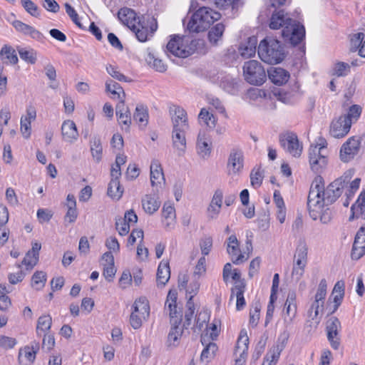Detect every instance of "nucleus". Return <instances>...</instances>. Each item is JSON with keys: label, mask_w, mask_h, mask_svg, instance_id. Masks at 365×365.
<instances>
[{"label": "nucleus", "mask_w": 365, "mask_h": 365, "mask_svg": "<svg viewBox=\"0 0 365 365\" xmlns=\"http://www.w3.org/2000/svg\"><path fill=\"white\" fill-rule=\"evenodd\" d=\"M354 175V170L349 169L324 188V182L321 176L313 180L308 195L307 208L313 220H319L323 224H328L332 219L329 205L334 203L348 186Z\"/></svg>", "instance_id": "1"}, {"label": "nucleus", "mask_w": 365, "mask_h": 365, "mask_svg": "<svg viewBox=\"0 0 365 365\" xmlns=\"http://www.w3.org/2000/svg\"><path fill=\"white\" fill-rule=\"evenodd\" d=\"M269 27L272 29L282 28V37L293 46L299 44L305 36L304 26L293 20L287 14H285L284 10H279L272 14Z\"/></svg>", "instance_id": "2"}, {"label": "nucleus", "mask_w": 365, "mask_h": 365, "mask_svg": "<svg viewBox=\"0 0 365 365\" xmlns=\"http://www.w3.org/2000/svg\"><path fill=\"white\" fill-rule=\"evenodd\" d=\"M177 296L176 291L170 290L165 303V310L168 312L173 325L168 333L167 340V344L170 347H176L179 344L180 339L182 334V329L179 327L182 315L180 312L178 311Z\"/></svg>", "instance_id": "3"}, {"label": "nucleus", "mask_w": 365, "mask_h": 365, "mask_svg": "<svg viewBox=\"0 0 365 365\" xmlns=\"http://www.w3.org/2000/svg\"><path fill=\"white\" fill-rule=\"evenodd\" d=\"M221 14L207 6L200 7L189 20L187 29L190 32L205 31L215 21L219 20Z\"/></svg>", "instance_id": "4"}, {"label": "nucleus", "mask_w": 365, "mask_h": 365, "mask_svg": "<svg viewBox=\"0 0 365 365\" xmlns=\"http://www.w3.org/2000/svg\"><path fill=\"white\" fill-rule=\"evenodd\" d=\"M258 56L268 64H277L284 58V49L282 43L272 37H266L258 46Z\"/></svg>", "instance_id": "5"}, {"label": "nucleus", "mask_w": 365, "mask_h": 365, "mask_svg": "<svg viewBox=\"0 0 365 365\" xmlns=\"http://www.w3.org/2000/svg\"><path fill=\"white\" fill-rule=\"evenodd\" d=\"M243 73L245 80L252 85H262L267 78L264 68L259 62L255 60H250L245 63Z\"/></svg>", "instance_id": "6"}, {"label": "nucleus", "mask_w": 365, "mask_h": 365, "mask_svg": "<svg viewBox=\"0 0 365 365\" xmlns=\"http://www.w3.org/2000/svg\"><path fill=\"white\" fill-rule=\"evenodd\" d=\"M325 144L319 143L309 148V158L311 169L315 173H320L327 164V159L324 153Z\"/></svg>", "instance_id": "7"}, {"label": "nucleus", "mask_w": 365, "mask_h": 365, "mask_svg": "<svg viewBox=\"0 0 365 365\" xmlns=\"http://www.w3.org/2000/svg\"><path fill=\"white\" fill-rule=\"evenodd\" d=\"M170 115L173 124V130H187L189 129L188 118L186 110L178 106L170 108Z\"/></svg>", "instance_id": "8"}, {"label": "nucleus", "mask_w": 365, "mask_h": 365, "mask_svg": "<svg viewBox=\"0 0 365 365\" xmlns=\"http://www.w3.org/2000/svg\"><path fill=\"white\" fill-rule=\"evenodd\" d=\"M279 143L281 146L293 157L299 158L302 152V145H300L298 138L293 133L280 135Z\"/></svg>", "instance_id": "9"}, {"label": "nucleus", "mask_w": 365, "mask_h": 365, "mask_svg": "<svg viewBox=\"0 0 365 365\" xmlns=\"http://www.w3.org/2000/svg\"><path fill=\"white\" fill-rule=\"evenodd\" d=\"M341 329V322L337 317H332L327 320L326 325L327 339L331 346L335 350H337L340 346L339 334Z\"/></svg>", "instance_id": "10"}, {"label": "nucleus", "mask_w": 365, "mask_h": 365, "mask_svg": "<svg viewBox=\"0 0 365 365\" xmlns=\"http://www.w3.org/2000/svg\"><path fill=\"white\" fill-rule=\"evenodd\" d=\"M249 345V338L246 330L240 331L235 349L236 356L235 365H244L247 356Z\"/></svg>", "instance_id": "11"}, {"label": "nucleus", "mask_w": 365, "mask_h": 365, "mask_svg": "<svg viewBox=\"0 0 365 365\" xmlns=\"http://www.w3.org/2000/svg\"><path fill=\"white\" fill-rule=\"evenodd\" d=\"M360 140L359 138H349L341 146L340 150V158L344 163L352 160L359 151Z\"/></svg>", "instance_id": "12"}, {"label": "nucleus", "mask_w": 365, "mask_h": 365, "mask_svg": "<svg viewBox=\"0 0 365 365\" xmlns=\"http://www.w3.org/2000/svg\"><path fill=\"white\" fill-rule=\"evenodd\" d=\"M158 25L155 19H151L150 21L147 22V25L145 26L138 20L137 24H135V28H130V29L135 34L137 38L141 41H146L149 36H151L157 30Z\"/></svg>", "instance_id": "13"}, {"label": "nucleus", "mask_w": 365, "mask_h": 365, "mask_svg": "<svg viewBox=\"0 0 365 365\" xmlns=\"http://www.w3.org/2000/svg\"><path fill=\"white\" fill-rule=\"evenodd\" d=\"M197 153L202 159H207L211 154L212 143L205 130H200L196 142Z\"/></svg>", "instance_id": "14"}, {"label": "nucleus", "mask_w": 365, "mask_h": 365, "mask_svg": "<svg viewBox=\"0 0 365 365\" xmlns=\"http://www.w3.org/2000/svg\"><path fill=\"white\" fill-rule=\"evenodd\" d=\"M167 51L175 56L185 58L191 54L189 49L183 43V38L178 36H173L167 44Z\"/></svg>", "instance_id": "15"}, {"label": "nucleus", "mask_w": 365, "mask_h": 365, "mask_svg": "<svg viewBox=\"0 0 365 365\" xmlns=\"http://www.w3.org/2000/svg\"><path fill=\"white\" fill-rule=\"evenodd\" d=\"M41 245L37 242H32V247L29 250L21 264H17V268L20 269L22 265L26 267L27 270H31L38 263L39 259V251Z\"/></svg>", "instance_id": "16"}, {"label": "nucleus", "mask_w": 365, "mask_h": 365, "mask_svg": "<svg viewBox=\"0 0 365 365\" xmlns=\"http://www.w3.org/2000/svg\"><path fill=\"white\" fill-rule=\"evenodd\" d=\"M351 122L348 117L340 116L337 120H333L330 126V134L336 138L344 137L349 131Z\"/></svg>", "instance_id": "17"}, {"label": "nucleus", "mask_w": 365, "mask_h": 365, "mask_svg": "<svg viewBox=\"0 0 365 365\" xmlns=\"http://www.w3.org/2000/svg\"><path fill=\"white\" fill-rule=\"evenodd\" d=\"M244 157L241 150L234 148L231 150L227 162L229 174H238L243 168Z\"/></svg>", "instance_id": "18"}, {"label": "nucleus", "mask_w": 365, "mask_h": 365, "mask_svg": "<svg viewBox=\"0 0 365 365\" xmlns=\"http://www.w3.org/2000/svg\"><path fill=\"white\" fill-rule=\"evenodd\" d=\"M227 251L232 257V262L235 264H240L248 258V257H245L243 254L238 255L240 252L239 242L235 235H230L227 239Z\"/></svg>", "instance_id": "19"}, {"label": "nucleus", "mask_w": 365, "mask_h": 365, "mask_svg": "<svg viewBox=\"0 0 365 365\" xmlns=\"http://www.w3.org/2000/svg\"><path fill=\"white\" fill-rule=\"evenodd\" d=\"M150 170V183L153 187V192H158V187H161L162 183L165 182L164 174L159 161L153 160L151 162Z\"/></svg>", "instance_id": "20"}, {"label": "nucleus", "mask_w": 365, "mask_h": 365, "mask_svg": "<svg viewBox=\"0 0 365 365\" xmlns=\"http://www.w3.org/2000/svg\"><path fill=\"white\" fill-rule=\"evenodd\" d=\"M365 254V225L357 232L351 250V258L359 259Z\"/></svg>", "instance_id": "21"}, {"label": "nucleus", "mask_w": 365, "mask_h": 365, "mask_svg": "<svg viewBox=\"0 0 365 365\" xmlns=\"http://www.w3.org/2000/svg\"><path fill=\"white\" fill-rule=\"evenodd\" d=\"M61 134L63 140L73 143L78 137L76 123L71 120H64L61 125Z\"/></svg>", "instance_id": "22"}, {"label": "nucleus", "mask_w": 365, "mask_h": 365, "mask_svg": "<svg viewBox=\"0 0 365 365\" xmlns=\"http://www.w3.org/2000/svg\"><path fill=\"white\" fill-rule=\"evenodd\" d=\"M186 131L187 130L172 131L173 147L178 156H182L186 150Z\"/></svg>", "instance_id": "23"}, {"label": "nucleus", "mask_w": 365, "mask_h": 365, "mask_svg": "<svg viewBox=\"0 0 365 365\" xmlns=\"http://www.w3.org/2000/svg\"><path fill=\"white\" fill-rule=\"evenodd\" d=\"M268 77L273 83L281 86L288 81L289 73L285 69L279 67L272 68L268 71Z\"/></svg>", "instance_id": "24"}, {"label": "nucleus", "mask_w": 365, "mask_h": 365, "mask_svg": "<svg viewBox=\"0 0 365 365\" xmlns=\"http://www.w3.org/2000/svg\"><path fill=\"white\" fill-rule=\"evenodd\" d=\"M142 206L144 211L149 215L155 212L160 206L156 192H153V194L145 195L142 199Z\"/></svg>", "instance_id": "25"}, {"label": "nucleus", "mask_w": 365, "mask_h": 365, "mask_svg": "<svg viewBox=\"0 0 365 365\" xmlns=\"http://www.w3.org/2000/svg\"><path fill=\"white\" fill-rule=\"evenodd\" d=\"M119 20L128 28H135V24L138 21L135 11L129 8H122L118 13Z\"/></svg>", "instance_id": "26"}, {"label": "nucleus", "mask_w": 365, "mask_h": 365, "mask_svg": "<svg viewBox=\"0 0 365 365\" xmlns=\"http://www.w3.org/2000/svg\"><path fill=\"white\" fill-rule=\"evenodd\" d=\"M163 224L168 229H173L175 223V210L169 202H165L162 210Z\"/></svg>", "instance_id": "27"}, {"label": "nucleus", "mask_w": 365, "mask_h": 365, "mask_svg": "<svg viewBox=\"0 0 365 365\" xmlns=\"http://www.w3.org/2000/svg\"><path fill=\"white\" fill-rule=\"evenodd\" d=\"M257 40L255 36H252L242 43L239 48L240 55L245 58H249L255 56L256 53Z\"/></svg>", "instance_id": "28"}, {"label": "nucleus", "mask_w": 365, "mask_h": 365, "mask_svg": "<svg viewBox=\"0 0 365 365\" xmlns=\"http://www.w3.org/2000/svg\"><path fill=\"white\" fill-rule=\"evenodd\" d=\"M289 337V334L287 331H283V333L280 334L277 344L270 349V356L272 357V361L278 360L281 352L284 349L288 341Z\"/></svg>", "instance_id": "29"}, {"label": "nucleus", "mask_w": 365, "mask_h": 365, "mask_svg": "<svg viewBox=\"0 0 365 365\" xmlns=\"http://www.w3.org/2000/svg\"><path fill=\"white\" fill-rule=\"evenodd\" d=\"M352 215L350 220L354 217L365 219V190L359 196L356 202L351 207Z\"/></svg>", "instance_id": "30"}, {"label": "nucleus", "mask_w": 365, "mask_h": 365, "mask_svg": "<svg viewBox=\"0 0 365 365\" xmlns=\"http://www.w3.org/2000/svg\"><path fill=\"white\" fill-rule=\"evenodd\" d=\"M170 277L169 263L163 260L160 262L157 270V284L165 286Z\"/></svg>", "instance_id": "31"}, {"label": "nucleus", "mask_w": 365, "mask_h": 365, "mask_svg": "<svg viewBox=\"0 0 365 365\" xmlns=\"http://www.w3.org/2000/svg\"><path fill=\"white\" fill-rule=\"evenodd\" d=\"M133 120L141 128H144L148 123V108L143 105H138L133 113Z\"/></svg>", "instance_id": "32"}, {"label": "nucleus", "mask_w": 365, "mask_h": 365, "mask_svg": "<svg viewBox=\"0 0 365 365\" xmlns=\"http://www.w3.org/2000/svg\"><path fill=\"white\" fill-rule=\"evenodd\" d=\"M132 312L140 314L142 318H148L150 315V306L148 299L145 297H140L137 299L133 305Z\"/></svg>", "instance_id": "33"}, {"label": "nucleus", "mask_w": 365, "mask_h": 365, "mask_svg": "<svg viewBox=\"0 0 365 365\" xmlns=\"http://www.w3.org/2000/svg\"><path fill=\"white\" fill-rule=\"evenodd\" d=\"M90 149L93 159L96 162H101L103 157V147L101 138L93 136L90 140Z\"/></svg>", "instance_id": "34"}, {"label": "nucleus", "mask_w": 365, "mask_h": 365, "mask_svg": "<svg viewBox=\"0 0 365 365\" xmlns=\"http://www.w3.org/2000/svg\"><path fill=\"white\" fill-rule=\"evenodd\" d=\"M360 182L361 178H356L354 180H351L350 182L348 184V186L345 187L346 189L345 192L346 198L343 200V205L344 207L349 206L350 200L353 198L355 192L359 187Z\"/></svg>", "instance_id": "35"}, {"label": "nucleus", "mask_w": 365, "mask_h": 365, "mask_svg": "<svg viewBox=\"0 0 365 365\" xmlns=\"http://www.w3.org/2000/svg\"><path fill=\"white\" fill-rule=\"evenodd\" d=\"M0 56L5 63L16 64L18 62V57L15 50L9 46H4L0 51Z\"/></svg>", "instance_id": "36"}, {"label": "nucleus", "mask_w": 365, "mask_h": 365, "mask_svg": "<svg viewBox=\"0 0 365 365\" xmlns=\"http://www.w3.org/2000/svg\"><path fill=\"white\" fill-rule=\"evenodd\" d=\"M307 252L308 249L306 245H299L296 250L293 264L306 267L307 263Z\"/></svg>", "instance_id": "37"}, {"label": "nucleus", "mask_w": 365, "mask_h": 365, "mask_svg": "<svg viewBox=\"0 0 365 365\" xmlns=\"http://www.w3.org/2000/svg\"><path fill=\"white\" fill-rule=\"evenodd\" d=\"M198 120L200 123L202 122L210 129H213L217 123L216 117L205 108L200 110L198 115Z\"/></svg>", "instance_id": "38"}, {"label": "nucleus", "mask_w": 365, "mask_h": 365, "mask_svg": "<svg viewBox=\"0 0 365 365\" xmlns=\"http://www.w3.org/2000/svg\"><path fill=\"white\" fill-rule=\"evenodd\" d=\"M225 26L222 23L215 25L208 32V38L211 43L216 45L221 39L225 31Z\"/></svg>", "instance_id": "39"}, {"label": "nucleus", "mask_w": 365, "mask_h": 365, "mask_svg": "<svg viewBox=\"0 0 365 365\" xmlns=\"http://www.w3.org/2000/svg\"><path fill=\"white\" fill-rule=\"evenodd\" d=\"M123 193V189L120 186V181L118 179H111L108 187V195L113 200H119Z\"/></svg>", "instance_id": "40"}, {"label": "nucleus", "mask_w": 365, "mask_h": 365, "mask_svg": "<svg viewBox=\"0 0 365 365\" xmlns=\"http://www.w3.org/2000/svg\"><path fill=\"white\" fill-rule=\"evenodd\" d=\"M52 324V319L50 315H43L38 319L36 333L38 335H41V333H45L49 331Z\"/></svg>", "instance_id": "41"}, {"label": "nucleus", "mask_w": 365, "mask_h": 365, "mask_svg": "<svg viewBox=\"0 0 365 365\" xmlns=\"http://www.w3.org/2000/svg\"><path fill=\"white\" fill-rule=\"evenodd\" d=\"M36 351L34 347L26 346L20 350L19 354V361L21 364H24V359L26 362L33 363L36 359Z\"/></svg>", "instance_id": "42"}, {"label": "nucleus", "mask_w": 365, "mask_h": 365, "mask_svg": "<svg viewBox=\"0 0 365 365\" xmlns=\"http://www.w3.org/2000/svg\"><path fill=\"white\" fill-rule=\"evenodd\" d=\"M46 282V274L42 271L36 272L31 278V286L37 290L41 289Z\"/></svg>", "instance_id": "43"}, {"label": "nucleus", "mask_w": 365, "mask_h": 365, "mask_svg": "<svg viewBox=\"0 0 365 365\" xmlns=\"http://www.w3.org/2000/svg\"><path fill=\"white\" fill-rule=\"evenodd\" d=\"M324 304L320 302L314 300L308 311L309 317L314 321L316 326L319 323V318L318 317L320 309H323Z\"/></svg>", "instance_id": "44"}, {"label": "nucleus", "mask_w": 365, "mask_h": 365, "mask_svg": "<svg viewBox=\"0 0 365 365\" xmlns=\"http://www.w3.org/2000/svg\"><path fill=\"white\" fill-rule=\"evenodd\" d=\"M264 172L261 168H254L250 174V180L252 186L258 187L262 185Z\"/></svg>", "instance_id": "45"}, {"label": "nucleus", "mask_w": 365, "mask_h": 365, "mask_svg": "<svg viewBox=\"0 0 365 365\" xmlns=\"http://www.w3.org/2000/svg\"><path fill=\"white\" fill-rule=\"evenodd\" d=\"M106 91L110 92L113 95L116 96L118 98H120V93L125 96V92L122 87L116 82L109 80L106 83Z\"/></svg>", "instance_id": "46"}, {"label": "nucleus", "mask_w": 365, "mask_h": 365, "mask_svg": "<svg viewBox=\"0 0 365 365\" xmlns=\"http://www.w3.org/2000/svg\"><path fill=\"white\" fill-rule=\"evenodd\" d=\"M217 350V346L216 344L213 342H210L206 347L202 350L200 356V360L204 361L207 360L209 361L210 359H212L215 352Z\"/></svg>", "instance_id": "47"}, {"label": "nucleus", "mask_w": 365, "mask_h": 365, "mask_svg": "<svg viewBox=\"0 0 365 365\" xmlns=\"http://www.w3.org/2000/svg\"><path fill=\"white\" fill-rule=\"evenodd\" d=\"M19 53L20 56V58L26 61L27 63H29L31 64H34L36 61V52L31 49V50H26L25 48H20L19 49Z\"/></svg>", "instance_id": "48"}, {"label": "nucleus", "mask_w": 365, "mask_h": 365, "mask_svg": "<svg viewBox=\"0 0 365 365\" xmlns=\"http://www.w3.org/2000/svg\"><path fill=\"white\" fill-rule=\"evenodd\" d=\"M327 281L325 279H322L319 284L317 293L314 297V300L320 302L322 304H324V299L327 295Z\"/></svg>", "instance_id": "49"}, {"label": "nucleus", "mask_w": 365, "mask_h": 365, "mask_svg": "<svg viewBox=\"0 0 365 365\" xmlns=\"http://www.w3.org/2000/svg\"><path fill=\"white\" fill-rule=\"evenodd\" d=\"M21 5L24 9L32 16H39L38 6L31 0H21Z\"/></svg>", "instance_id": "50"}, {"label": "nucleus", "mask_w": 365, "mask_h": 365, "mask_svg": "<svg viewBox=\"0 0 365 365\" xmlns=\"http://www.w3.org/2000/svg\"><path fill=\"white\" fill-rule=\"evenodd\" d=\"M147 61L157 71L164 72L166 71V66L163 61L155 58L153 55L149 54Z\"/></svg>", "instance_id": "51"}, {"label": "nucleus", "mask_w": 365, "mask_h": 365, "mask_svg": "<svg viewBox=\"0 0 365 365\" xmlns=\"http://www.w3.org/2000/svg\"><path fill=\"white\" fill-rule=\"evenodd\" d=\"M130 225L123 218L116 220L115 228L118 232V234L121 236L126 235L130 231Z\"/></svg>", "instance_id": "52"}, {"label": "nucleus", "mask_w": 365, "mask_h": 365, "mask_svg": "<svg viewBox=\"0 0 365 365\" xmlns=\"http://www.w3.org/2000/svg\"><path fill=\"white\" fill-rule=\"evenodd\" d=\"M365 37V35L364 33H357L354 34L351 38V50L352 51H355L356 50L359 51V48L361 47L362 44V41H364V38Z\"/></svg>", "instance_id": "53"}, {"label": "nucleus", "mask_w": 365, "mask_h": 365, "mask_svg": "<svg viewBox=\"0 0 365 365\" xmlns=\"http://www.w3.org/2000/svg\"><path fill=\"white\" fill-rule=\"evenodd\" d=\"M206 259L205 257H202L198 259V262L195 267L193 277L200 278V276L204 274L206 272Z\"/></svg>", "instance_id": "54"}, {"label": "nucleus", "mask_w": 365, "mask_h": 365, "mask_svg": "<svg viewBox=\"0 0 365 365\" xmlns=\"http://www.w3.org/2000/svg\"><path fill=\"white\" fill-rule=\"evenodd\" d=\"M361 113V108L358 105L351 106L346 115H341L342 117H348V119L352 123L353 120H356L360 116Z\"/></svg>", "instance_id": "55"}, {"label": "nucleus", "mask_w": 365, "mask_h": 365, "mask_svg": "<svg viewBox=\"0 0 365 365\" xmlns=\"http://www.w3.org/2000/svg\"><path fill=\"white\" fill-rule=\"evenodd\" d=\"M64 6L66 14L69 16L73 22L79 28H83L76 10L68 3H66Z\"/></svg>", "instance_id": "56"}, {"label": "nucleus", "mask_w": 365, "mask_h": 365, "mask_svg": "<svg viewBox=\"0 0 365 365\" xmlns=\"http://www.w3.org/2000/svg\"><path fill=\"white\" fill-rule=\"evenodd\" d=\"M210 318L209 314L207 311L200 312L197 316H196V326L195 329H198V330H201L204 324L208 322Z\"/></svg>", "instance_id": "57"}, {"label": "nucleus", "mask_w": 365, "mask_h": 365, "mask_svg": "<svg viewBox=\"0 0 365 365\" xmlns=\"http://www.w3.org/2000/svg\"><path fill=\"white\" fill-rule=\"evenodd\" d=\"M106 71L113 78L120 81H128V78L121 73L119 71L116 69L112 65H108L106 66Z\"/></svg>", "instance_id": "58"}, {"label": "nucleus", "mask_w": 365, "mask_h": 365, "mask_svg": "<svg viewBox=\"0 0 365 365\" xmlns=\"http://www.w3.org/2000/svg\"><path fill=\"white\" fill-rule=\"evenodd\" d=\"M349 65L344 62H339L336 63L334 68V73L337 76H343L347 74L349 71Z\"/></svg>", "instance_id": "59"}, {"label": "nucleus", "mask_w": 365, "mask_h": 365, "mask_svg": "<svg viewBox=\"0 0 365 365\" xmlns=\"http://www.w3.org/2000/svg\"><path fill=\"white\" fill-rule=\"evenodd\" d=\"M200 246L203 257L207 255L212 247V239L210 237H208L202 240L200 243Z\"/></svg>", "instance_id": "60"}, {"label": "nucleus", "mask_w": 365, "mask_h": 365, "mask_svg": "<svg viewBox=\"0 0 365 365\" xmlns=\"http://www.w3.org/2000/svg\"><path fill=\"white\" fill-rule=\"evenodd\" d=\"M245 281L235 282L234 287L232 288L231 298L234 296L243 295L245 291Z\"/></svg>", "instance_id": "61"}, {"label": "nucleus", "mask_w": 365, "mask_h": 365, "mask_svg": "<svg viewBox=\"0 0 365 365\" xmlns=\"http://www.w3.org/2000/svg\"><path fill=\"white\" fill-rule=\"evenodd\" d=\"M146 319L147 318L140 317V314H138V313L131 312L130 324L133 329H138L142 326L143 321Z\"/></svg>", "instance_id": "62"}, {"label": "nucleus", "mask_w": 365, "mask_h": 365, "mask_svg": "<svg viewBox=\"0 0 365 365\" xmlns=\"http://www.w3.org/2000/svg\"><path fill=\"white\" fill-rule=\"evenodd\" d=\"M119 124L124 125L125 131H129L131 125L132 119L130 112L126 114L120 113V115L117 116Z\"/></svg>", "instance_id": "63"}, {"label": "nucleus", "mask_w": 365, "mask_h": 365, "mask_svg": "<svg viewBox=\"0 0 365 365\" xmlns=\"http://www.w3.org/2000/svg\"><path fill=\"white\" fill-rule=\"evenodd\" d=\"M103 266V276L105 278L110 282L113 280V278L114 277L116 269L115 268L114 264H104Z\"/></svg>", "instance_id": "64"}]
</instances>
